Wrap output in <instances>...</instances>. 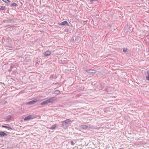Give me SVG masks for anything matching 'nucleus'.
Here are the masks:
<instances>
[{
  "label": "nucleus",
  "instance_id": "obj_1",
  "mask_svg": "<svg viewBox=\"0 0 149 149\" xmlns=\"http://www.w3.org/2000/svg\"><path fill=\"white\" fill-rule=\"evenodd\" d=\"M71 122L69 119H67L65 120L63 122L62 125L64 128H66L69 126L70 123Z\"/></svg>",
  "mask_w": 149,
  "mask_h": 149
},
{
  "label": "nucleus",
  "instance_id": "obj_2",
  "mask_svg": "<svg viewBox=\"0 0 149 149\" xmlns=\"http://www.w3.org/2000/svg\"><path fill=\"white\" fill-rule=\"evenodd\" d=\"M34 116L33 115H30L26 117L24 119V120L27 121L34 118Z\"/></svg>",
  "mask_w": 149,
  "mask_h": 149
},
{
  "label": "nucleus",
  "instance_id": "obj_3",
  "mask_svg": "<svg viewBox=\"0 0 149 149\" xmlns=\"http://www.w3.org/2000/svg\"><path fill=\"white\" fill-rule=\"evenodd\" d=\"M57 98L56 97H52L50 98V99L48 100L49 103H50L51 102H52L56 100V99Z\"/></svg>",
  "mask_w": 149,
  "mask_h": 149
},
{
  "label": "nucleus",
  "instance_id": "obj_4",
  "mask_svg": "<svg viewBox=\"0 0 149 149\" xmlns=\"http://www.w3.org/2000/svg\"><path fill=\"white\" fill-rule=\"evenodd\" d=\"M86 71L87 73H94L96 72L95 70L89 69L88 70H86Z\"/></svg>",
  "mask_w": 149,
  "mask_h": 149
},
{
  "label": "nucleus",
  "instance_id": "obj_5",
  "mask_svg": "<svg viewBox=\"0 0 149 149\" xmlns=\"http://www.w3.org/2000/svg\"><path fill=\"white\" fill-rule=\"evenodd\" d=\"M51 54V52L49 51H47L45 53V56H47L50 55Z\"/></svg>",
  "mask_w": 149,
  "mask_h": 149
},
{
  "label": "nucleus",
  "instance_id": "obj_6",
  "mask_svg": "<svg viewBox=\"0 0 149 149\" xmlns=\"http://www.w3.org/2000/svg\"><path fill=\"white\" fill-rule=\"evenodd\" d=\"M67 24V25H68V23L67 22V21H65L59 24V25L62 26V25H65Z\"/></svg>",
  "mask_w": 149,
  "mask_h": 149
},
{
  "label": "nucleus",
  "instance_id": "obj_7",
  "mask_svg": "<svg viewBox=\"0 0 149 149\" xmlns=\"http://www.w3.org/2000/svg\"><path fill=\"white\" fill-rule=\"evenodd\" d=\"M38 101V100L37 99H35L33 100H32L29 102H28V103L30 104H33L37 102Z\"/></svg>",
  "mask_w": 149,
  "mask_h": 149
},
{
  "label": "nucleus",
  "instance_id": "obj_8",
  "mask_svg": "<svg viewBox=\"0 0 149 149\" xmlns=\"http://www.w3.org/2000/svg\"><path fill=\"white\" fill-rule=\"evenodd\" d=\"M7 135V134L1 131L0 132V136L2 137Z\"/></svg>",
  "mask_w": 149,
  "mask_h": 149
},
{
  "label": "nucleus",
  "instance_id": "obj_9",
  "mask_svg": "<svg viewBox=\"0 0 149 149\" xmlns=\"http://www.w3.org/2000/svg\"><path fill=\"white\" fill-rule=\"evenodd\" d=\"M49 103L48 102V101L47 100L45 101L42 102L41 104H40L42 105H45V104H48Z\"/></svg>",
  "mask_w": 149,
  "mask_h": 149
},
{
  "label": "nucleus",
  "instance_id": "obj_10",
  "mask_svg": "<svg viewBox=\"0 0 149 149\" xmlns=\"http://www.w3.org/2000/svg\"><path fill=\"white\" fill-rule=\"evenodd\" d=\"M58 126V125L56 124H54L53 125L50 127V129L52 130H53L55 129V128Z\"/></svg>",
  "mask_w": 149,
  "mask_h": 149
},
{
  "label": "nucleus",
  "instance_id": "obj_11",
  "mask_svg": "<svg viewBox=\"0 0 149 149\" xmlns=\"http://www.w3.org/2000/svg\"><path fill=\"white\" fill-rule=\"evenodd\" d=\"M17 6V4L15 3H12L10 4V6L11 7H15Z\"/></svg>",
  "mask_w": 149,
  "mask_h": 149
},
{
  "label": "nucleus",
  "instance_id": "obj_12",
  "mask_svg": "<svg viewBox=\"0 0 149 149\" xmlns=\"http://www.w3.org/2000/svg\"><path fill=\"white\" fill-rule=\"evenodd\" d=\"M6 9V8L4 6H1L0 7V10H5Z\"/></svg>",
  "mask_w": 149,
  "mask_h": 149
},
{
  "label": "nucleus",
  "instance_id": "obj_13",
  "mask_svg": "<svg viewBox=\"0 0 149 149\" xmlns=\"http://www.w3.org/2000/svg\"><path fill=\"white\" fill-rule=\"evenodd\" d=\"M60 91L59 90H56L54 92V94L56 95H58L60 94Z\"/></svg>",
  "mask_w": 149,
  "mask_h": 149
},
{
  "label": "nucleus",
  "instance_id": "obj_14",
  "mask_svg": "<svg viewBox=\"0 0 149 149\" xmlns=\"http://www.w3.org/2000/svg\"><path fill=\"white\" fill-rule=\"evenodd\" d=\"M2 127H3V128H8V129H9L12 130H13V129L12 128H11V127H8V126H4V125H2Z\"/></svg>",
  "mask_w": 149,
  "mask_h": 149
},
{
  "label": "nucleus",
  "instance_id": "obj_15",
  "mask_svg": "<svg viewBox=\"0 0 149 149\" xmlns=\"http://www.w3.org/2000/svg\"><path fill=\"white\" fill-rule=\"evenodd\" d=\"M147 76L146 77V79L147 80L149 81V71H148L147 72Z\"/></svg>",
  "mask_w": 149,
  "mask_h": 149
},
{
  "label": "nucleus",
  "instance_id": "obj_16",
  "mask_svg": "<svg viewBox=\"0 0 149 149\" xmlns=\"http://www.w3.org/2000/svg\"><path fill=\"white\" fill-rule=\"evenodd\" d=\"M11 118V117L10 116H8L6 118V120L7 121H9L10 120Z\"/></svg>",
  "mask_w": 149,
  "mask_h": 149
},
{
  "label": "nucleus",
  "instance_id": "obj_17",
  "mask_svg": "<svg viewBox=\"0 0 149 149\" xmlns=\"http://www.w3.org/2000/svg\"><path fill=\"white\" fill-rule=\"evenodd\" d=\"M3 1L6 3H9L10 2L9 0H4Z\"/></svg>",
  "mask_w": 149,
  "mask_h": 149
},
{
  "label": "nucleus",
  "instance_id": "obj_18",
  "mask_svg": "<svg viewBox=\"0 0 149 149\" xmlns=\"http://www.w3.org/2000/svg\"><path fill=\"white\" fill-rule=\"evenodd\" d=\"M123 52H125L127 51V48H124L123 49Z\"/></svg>",
  "mask_w": 149,
  "mask_h": 149
},
{
  "label": "nucleus",
  "instance_id": "obj_19",
  "mask_svg": "<svg viewBox=\"0 0 149 149\" xmlns=\"http://www.w3.org/2000/svg\"><path fill=\"white\" fill-rule=\"evenodd\" d=\"M70 143H71V144L72 145H74V141H70Z\"/></svg>",
  "mask_w": 149,
  "mask_h": 149
},
{
  "label": "nucleus",
  "instance_id": "obj_20",
  "mask_svg": "<svg viewBox=\"0 0 149 149\" xmlns=\"http://www.w3.org/2000/svg\"><path fill=\"white\" fill-rule=\"evenodd\" d=\"M88 128V126L86 125H84V129H87Z\"/></svg>",
  "mask_w": 149,
  "mask_h": 149
},
{
  "label": "nucleus",
  "instance_id": "obj_21",
  "mask_svg": "<svg viewBox=\"0 0 149 149\" xmlns=\"http://www.w3.org/2000/svg\"><path fill=\"white\" fill-rule=\"evenodd\" d=\"M6 102H7L6 101H3V104H6Z\"/></svg>",
  "mask_w": 149,
  "mask_h": 149
},
{
  "label": "nucleus",
  "instance_id": "obj_22",
  "mask_svg": "<svg viewBox=\"0 0 149 149\" xmlns=\"http://www.w3.org/2000/svg\"><path fill=\"white\" fill-rule=\"evenodd\" d=\"M86 55H84V58H86Z\"/></svg>",
  "mask_w": 149,
  "mask_h": 149
},
{
  "label": "nucleus",
  "instance_id": "obj_23",
  "mask_svg": "<svg viewBox=\"0 0 149 149\" xmlns=\"http://www.w3.org/2000/svg\"><path fill=\"white\" fill-rule=\"evenodd\" d=\"M119 149H123V148H120Z\"/></svg>",
  "mask_w": 149,
  "mask_h": 149
},
{
  "label": "nucleus",
  "instance_id": "obj_24",
  "mask_svg": "<svg viewBox=\"0 0 149 149\" xmlns=\"http://www.w3.org/2000/svg\"><path fill=\"white\" fill-rule=\"evenodd\" d=\"M5 132L6 133H8V132H6V131H5Z\"/></svg>",
  "mask_w": 149,
  "mask_h": 149
},
{
  "label": "nucleus",
  "instance_id": "obj_25",
  "mask_svg": "<svg viewBox=\"0 0 149 149\" xmlns=\"http://www.w3.org/2000/svg\"><path fill=\"white\" fill-rule=\"evenodd\" d=\"M74 141H75V140H74Z\"/></svg>",
  "mask_w": 149,
  "mask_h": 149
},
{
  "label": "nucleus",
  "instance_id": "obj_26",
  "mask_svg": "<svg viewBox=\"0 0 149 149\" xmlns=\"http://www.w3.org/2000/svg\"><path fill=\"white\" fill-rule=\"evenodd\" d=\"M2 0L3 1L4 0Z\"/></svg>",
  "mask_w": 149,
  "mask_h": 149
}]
</instances>
